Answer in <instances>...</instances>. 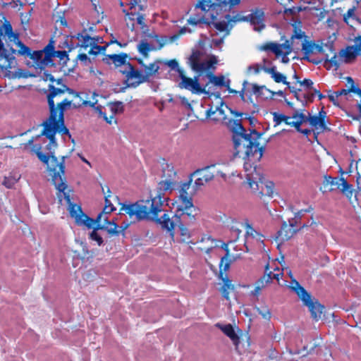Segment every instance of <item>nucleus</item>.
<instances>
[{"mask_svg":"<svg viewBox=\"0 0 361 361\" xmlns=\"http://www.w3.org/2000/svg\"><path fill=\"white\" fill-rule=\"evenodd\" d=\"M162 180L159 183L156 195L150 199L140 200L135 203L123 204L121 210L124 211L131 218L135 217L137 221L149 220L161 226L168 231L172 232L175 223L170 216L164 213L160 218L159 214L164 210V203L167 200L164 192L172 191L176 185V172L172 164H162ZM173 235V233H171Z\"/></svg>","mask_w":361,"mask_h":361,"instance_id":"nucleus-1","label":"nucleus"},{"mask_svg":"<svg viewBox=\"0 0 361 361\" xmlns=\"http://www.w3.org/2000/svg\"><path fill=\"white\" fill-rule=\"evenodd\" d=\"M301 23L295 22L293 24V31L290 39L286 40L283 44L269 42L262 47L264 51L272 52L276 59L283 63L289 62L290 57L293 60L298 59L295 54L299 50L303 51V56L300 58L302 64L305 61H309L313 64H318L320 61L315 59L312 55L324 51V47L332 49V44H328L323 40L309 41L305 32L300 29Z\"/></svg>","mask_w":361,"mask_h":361,"instance_id":"nucleus-2","label":"nucleus"},{"mask_svg":"<svg viewBox=\"0 0 361 361\" xmlns=\"http://www.w3.org/2000/svg\"><path fill=\"white\" fill-rule=\"evenodd\" d=\"M232 130L235 155L240 157L243 154V159L256 160H259L262 157L264 147H260L258 142L261 133L255 130L246 133L240 120L233 121Z\"/></svg>","mask_w":361,"mask_h":361,"instance_id":"nucleus-3","label":"nucleus"},{"mask_svg":"<svg viewBox=\"0 0 361 361\" xmlns=\"http://www.w3.org/2000/svg\"><path fill=\"white\" fill-rule=\"evenodd\" d=\"M20 49L18 54L29 59L32 65L30 68H45L55 65L54 59H59V64L64 66L69 60L68 55L66 51H56L55 41L50 39L49 43L42 50L32 51L30 48L23 43H20Z\"/></svg>","mask_w":361,"mask_h":361,"instance_id":"nucleus-4","label":"nucleus"},{"mask_svg":"<svg viewBox=\"0 0 361 361\" xmlns=\"http://www.w3.org/2000/svg\"><path fill=\"white\" fill-rule=\"evenodd\" d=\"M171 70L178 73L180 79L178 85L179 88L186 90L193 94H210V92L207 90L204 71H210L211 69H192L195 71L192 77L187 76L184 73V69Z\"/></svg>","mask_w":361,"mask_h":361,"instance_id":"nucleus-5","label":"nucleus"},{"mask_svg":"<svg viewBox=\"0 0 361 361\" xmlns=\"http://www.w3.org/2000/svg\"><path fill=\"white\" fill-rule=\"evenodd\" d=\"M3 39L14 42L20 49L18 35L13 32L11 25L6 22L0 26V68H12L16 63L13 54L16 52L13 48L6 49Z\"/></svg>","mask_w":361,"mask_h":361,"instance_id":"nucleus-6","label":"nucleus"},{"mask_svg":"<svg viewBox=\"0 0 361 361\" xmlns=\"http://www.w3.org/2000/svg\"><path fill=\"white\" fill-rule=\"evenodd\" d=\"M51 166H53V164H51ZM58 168L56 169L51 168V171L53 172L51 173L52 175V183L55 185L56 190L59 191V195H58V197L59 199V201L61 202V197L63 195L65 200L66 201L67 204H68V212L70 214L71 217L73 219L75 218V216L79 214L80 212H81L82 208L80 206L74 204L71 202V196L68 191H66L67 189V184L66 178L64 176V166L63 164L60 165L59 166L58 165H55ZM53 167V166H51Z\"/></svg>","mask_w":361,"mask_h":361,"instance_id":"nucleus-7","label":"nucleus"},{"mask_svg":"<svg viewBox=\"0 0 361 361\" xmlns=\"http://www.w3.org/2000/svg\"><path fill=\"white\" fill-rule=\"evenodd\" d=\"M239 3L240 0H216V3H213L212 0H198L195 9L200 10L203 13L209 12L211 18L216 21L220 13L224 18L225 14Z\"/></svg>","mask_w":361,"mask_h":361,"instance_id":"nucleus-8","label":"nucleus"},{"mask_svg":"<svg viewBox=\"0 0 361 361\" xmlns=\"http://www.w3.org/2000/svg\"><path fill=\"white\" fill-rule=\"evenodd\" d=\"M290 288L297 294L303 304L308 307L311 316L314 320L318 321L321 319L324 307L317 300H313L310 293L294 279L291 280Z\"/></svg>","mask_w":361,"mask_h":361,"instance_id":"nucleus-9","label":"nucleus"},{"mask_svg":"<svg viewBox=\"0 0 361 361\" xmlns=\"http://www.w3.org/2000/svg\"><path fill=\"white\" fill-rule=\"evenodd\" d=\"M236 16L233 19L231 18L228 13L224 16V19L213 21L212 25L216 29L215 33H212L211 47L218 48L223 44L224 39L229 35L230 30L233 27V23L238 21Z\"/></svg>","mask_w":361,"mask_h":361,"instance_id":"nucleus-10","label":"nucleus"},{"mask_svg":"<svg viewBox=\"0 0 361 361\" xmlns=\"http://www.w3.org/2000/svg\"><path fill=\"white\" fill-rule=\"evenodd\" d=\"M187 64L190 68H214V65L221 66L218 58L214 55L207 54L202 49H192L191 54L186 58Z\"/></svg>","mask_w":361,"mask_h":361,"instance_id":"nucleus-11","label":"nucleus"},{"mask_svg":"<svg viewBox=\"0 0 361 361\" xmlns=\"http://www.w3.org/2000/svg\"><path fill=\"white\" fill-rule=\"evenodd\" d=\"M159 69H126L121 71L126 75V86L120 87L117 92H124L127 87H135L140 84L149 80L150 76L158 72Z\"/></svg>","mask_w":361,"mask_h":361,"instance_id":"nucleus-12","label":"nucleus"},{"mask_svg":"<svg viewBox=\"0 0 361 361\" xmlns=\"http://www.w3.org/2000/svg\"><path fill=\"white\" fill-rule=\"evenodd\" d=\"M176 204L175 216L188 225L193 224L200 214V209L194 205L192 198L186 199L185 197L183 200H177Z\"/></svg>","mask_w":361,"mask_h":361,"instance_id":"nucleus-13","label":"nucleus"},{"mask_svg":"<svg viewBox=\"0 0 361 361\" xmlns=\"http://www.w3.org/2000/svg\"><path fill=\"white\" fill-rule=\"evenodd\" d=\"M355 45L348 46L341 49L338 54L334 56L329 60L331 64L338 66L343 63H351L361 53V35L354 39Z\"/></svg>","mask_w":361,"mask_h":361,"instance_id":"nucleus-14","label":"nucleus"},{"mask_svg":"<svg viewBox=\"0 0 361 361\" xmlns=\"http://www.w3.org/2000/svg\"><path fill=\"white\" fill-rule=\"evenodd\" d=\"M53 140H49V143L46 147V149L49 151V152L47 154L42 153L39 150V149L38 150H37L35 152L38 159L42 162H43L44 164L47 165L49 175L51 176V178H52L51 173L53 172L51 171V164H53L52 168H54L56 169L58 168V166L56 167L55 165H58L59 166L60 165L63 164V166L65 167V159H66V157L63 156L61 157V161H59L58 160L57 157L54 155V149L57 147V142H56L55 136H54Z\"/></svg>","mask_w":361,"mask_h":361,"instance_id":"nucleus-15","label":"nucleus"},{"mask_svg":"<svg viewBox=\"0 0 361 361\" xmlns=\"http://www.w3.org/2000/svg\"><path fill=\"white\" fill-rule=\"evenodd\" d=\"M44 127L42 135H44L49 140H54V136L56 133L63 135H68L71 139V135L68 128L65 126V119L63 118H55L54 121L51 122L50 120H45L42 124Z\"/></svg>","mask_w":361,"mask_h":361,"instance_id":"nucleus-16","label":"nucleus"},{"mask_svg":"<svg viewBox=\"0 0 361 361\" xmlns=\"http://www.w3.org/2000/svg\"><path fill=\"white\" fill-rule=\"evenodd\" d=\"M145 0L130 1V11H127L126 9L123 10V12L126 14L125 20L128 27H131L132 29L134 28L136 13L143 11L145 8Z\"/></svg>","mask_w":361,"mask_h":361,"instance_id":"nucleus-17","label":"nucleus"},{"mask_svg":"<svg viewBox=\"0 0 361 361\" xmlns=\"http://www.w3.org/2000/svg\"><path fill=\"white\" fill-rule=\"evenodd\" d=\"M214 164H212L202 169H197L191 174L192 176H198L197 178L195 180V187L196 190L200 188L201 186H203L205 183L213 180L214 175L213 173L210 172L209 169L212 167H214Z\"/></svg>","mask_w":361,"mask_h":361,"instance_id":"nucleus-18","label":"nucleus"},{"mask_svg":"<svg viewBox=\"0 0 361 361\" xmlns=\"http://www.w3.org/2000/svg\"><path fill=\"white\" fill-rule=\"evenodd\" d=\"M204 77L207 82V87L209 84H213L216 87H228V85H231V80L229 78H226L223 75H215L209 71H204Z\"/></svg>","mask_w":361,"mask_h":361,"instance_id":"nucleus-19","label":"nucleus"},{"mask_svg":"<svg viewBox=\"0 0 361 361\" xmlns=\"http://www.w3.org/2000/svg\"><path fill=\"white\" fill-rule=\"evenodd\" d=\"M326 112L322 108L317 115H309V123L316 129H320L322 131H330L331 129L327 127L326 123Z\"/></svg>","mask_w":361,"mask_h":361,"instance_id":"nucleus-20","label":"nucleus"},{"mask_svg":"<svg viewBox=\"0 0 361 361\" xmlns=\"http://www.w3.org/2000/svg\"><path fill=\"white\" fill-rule=\"evenodd\" d=\"M294 222L295 221L289 220V224H287L283 221L281 229L278 231V237H280L282 240H289L298 231L295 228L297 225Z\"/></svg>","mask_w":361,"mask_h":361,"instance_id":"nucleus-21","label":"nucleus"},{"mask_svg":"<svg viewBox=\"0 0 361 361\" xmlns=\"http://www.w3.org/2000/svg\"><path fill=\"white\" fill-rule=\"evenodd\" d=\"M219 278L222 281L223 285L221 288V293L222 296L226 300H230V293L234 290V286L232 284L231 280H230L226 273H224L222 270H220Z\"/></svg>","mask_w":361,"mask_h":361,"instance_id":"nucleus-22","label":"nucleus"},{"mask_svg":"<svg viewBox=\"0 0 361 361\" xmlns=\"http://www.w3.org/2000/svg\"><path fill=\"white\" fill-rule=\"evenodd\" d=\"M271 281V271L269 270V265L267 264L265 266L264 274L255 283V288L252 291V295H257L259 294L262 288H264L268 283Z\"/></svg>","mask_w":361,"mask_h":361,"instance_id":"nucleus-23","label":"nucleus"},{"mask_svg":"<svg viewBox=\"0 0 361 361\" xmlns=\"http://www.w3.org/2000/svg\"><path fill=\"white\" fill-rule=\"evenodd\" d=\"M89 103L86 101H82L81 103L78 102L77 104L73 103L72 100H69L68 99H64L62 102L57 104V110H59V118L61 120L64 118V111L67 109L71 108H78L81 106V104L87 105Z\"/></svg>","mask_w":361,"mask_h":361,"instance_id":"nucleus-24","label":"nucleus"},{"mask_svg":"<svg viewBox=\"0 0 361 361\" xmlns=\"http://www.w3.org/2000/svg\"><path fill=\"white\" fill-rule=\"evenodd\" d=\"M1 71L5 70L4 75L9 79L16 78H27L30 77H35V73H31L27 69H17L15 71H12L10 69H1Z\"/></svg>","mask_w":361,"mask_h":361,"instance_id":"nucleus-25","label":"nucleus"},{"mask_svg":"<svg viewBox=\"0 0 361 361\" xmlns=\"http://www.w3.org/2000/svg\"><path fill=\"white\" fill-rule=\"evenodd\" d=\"M219 329H220L222 332L226 335L233 342V343L237 346L240 343V338L236 334L233 326L230 324L222 325L220 324H216V325Z\"/></svg>","mask_w":361,"mask_h":361,"instance_id":"nucleus-26","label":"nucleus"},{"mask_svg":"<svg viewBox=\"0 0 361 361\" xmlns=\"http://www.w3.org/2000/svg\"><path fill=\"white\" fill-rule=\"evenodd\" d=\"M72 37L76 38L78 41L77 46L82 47H87L90 45L97 44V42H102L100 41L99 38L91 37L87 34H78Z\"/></svg>","mask_w":361,"mask_h":361,"instance_id":"nucleus-27","label":"nucleus"},{"mask_svg":"<svg viewBox=\"0 0 361 361\" xmlns=\"http://www.w3.org/2000/svg\"><path fill=\"white\" fill-rule=\"evenodd\" d=\"M250 97L255 94L257 97H262L267 99L269 96V90L267 89L265 86H259L255 83H250Z\"/></svg>","mask_w":361,"mask_h":361,"instance_id":"nucleus-28","label":"nucleus"},{"mask_svg":"<svg viewBox=\"0 0 361 361\" xmlns=\"http://www.w3.org/2000/svg\"><path fill=\"white\" fill-rule=\"evenodd\" d=\"M78 226H84L89 229L92 228L93 219L88 216L82 211L74 218Z\"/></svg>","mask_w":361,"mask_h":361,"instance_id":"nucleus-29","label":"nucleus"},{"mask_svg":"<svg viewBox=\"0 0 361 361\" xmlns=\"http://www.w3.org/2000/svg\"><path fill=\"white\" fill-rule=\"evenodd\" d=\"M255 73H259L261 69H254ZM266 73L271 74V78L274 80L276 82H283L286 85H289V82H287L286 77L279 73L277 72L276 69H262Z\"/></svg>","mask_w":361,"mask_h":361,"instance_id":"nucleus-30","label":"nucleus"},{"mask_svg":"<svg viewBox=\"0 0 361 361\" xmlns=\"http://www.w3.org/2000/svg\"><path fill=\"white\" fill-rule=\"evenodd\" d=\"M255 172V175H256V177L254 176V173H250V174H247V183L250 185V187L252 189V190H257L259 189V184L261 183L262 184V179H263V177L262 175H260L259 173H257L256 172V169L255 168L254 169Z\"/></svg>","mask_w":361,"mask_h":361,"instance_id":"nucleus-31","label":"nucleus"},{"mask_svg":"<svg viewBox=\"0 0 361 361\" xmlns=\"http://www.w3.org/2000/svg\"><path fill=\"white\" fill-rule=\"evenodd\" d=\"M106 227L105 230L111 235L118 236L120 233L124 234L125 228L118 230V225L114 221H109L107 219H105Z\"/></svg>","mask_w":361,"mask_h":361,"instance_id":"nucleus-32","label":"nucleus"},{"mask_svg":"<svg viewBox=\"0 0 361 361\" xmlns=\"http://www.w3.org/2000/svg\"><path fill=\"white\" fill-rule=\"evenodd\" d=\"M160 66H166L169 68H179L178 63L176 59H171L169 61H160L157 60L154 63H150L149 66H145L143 68H159Z\"/></svg>","mask_w":361,"mask_h":361,"instance_id":"nucleus-33","label":"nucleus"},{"mask_svg":"<svg viewBox=\"0 0 361 361\" xmlns=\"http://www.w3.org/2000/svg\"><path fill=\"white\" fill-rule=\"evenodd\" d=\"M128 56L126 54H109L106 57V60H110L116 66H121L126 63Z\"/></svg>","mask_w":361,"mask_h":361,"instance_id":"nucleus-34","label":"nucleus"},{"mask_svg":"<svg viewBox=\"0 0 361 361\" xmlns=\"http://www.w3.org/2000/svg\"><path fill=\"white\" fill-rule=\"evenodd\" d=\"M54 97L52 94H48L47 102L49 109V116L46 120H50L51 122L54 121L55 118L57 117V106L54 104Z\"/></svg>","mask_w":361,"mask_h":361,"instance_id":"nucleus-35","label":"nucleus"},{"mask_svg":"<svg viewBox=\"0 0 361 361\" xmlns=\"http://www.w3.org/2000/svg\"><path fill=\"white\" fill-rule=\"evenodd\" d=\"M340 190L343 194L347 197L351 198L353 196V185L347 182V180L341 177L339 178Z\"/></svg>","mask_w":361,"mask_h":361,"instance_id":"nucleus-36","label":"nucleus"},{"mask_svg":"<svg viewBox=\"0 0 361 361\" xmlns=\"http://www.w3.org/2000/svg\"><path fill=\"white\" fill-rule=\"evenodd\" d=\"M192 180H189L187 182L183 183L179 189V196L178 200H183V198L192 199V197L188 195V190L190 187Z\"/></svg>","mask_w":361,"mask_h":361,"instance_id":"nucleus-37","label":"nucleus"},{"mask_svg":"<svg viewBox=\"0 0 361 361\" xmlns=\"http://www.w3.org/2000/svg\"><path fill=\"white\" fill-rule=\"evenodd\" d=\"M245 235L246 243H247L250 239H256L257 241H262V238H263V235L257 232L250 226H247Z\"/></svg>","mask_w":361,"mask_h":361,"instance_id":"nucleus-38","label":"nucleus"},{"mask_svg":"<svg viewBox=\"0 0 361 361\" xmlns=\"http://www.w3.org/2000/svg\"><path fill=\"white\" fill-rule=\"evenodd\" d=\"M272 115L275 126H279L283 121L287 125V123H290V119L293 118L292 116H288L282 114H279L277 112H273Z\"/></svg>","mask_w":361,"mask_h":361,"instance_id":"nucleus-39","label":"nucleus"},{"mask_svg":"<svg viewBox=\"0 0 361 361\" xmlns=\"http://www.w3.org/2000/svg\"><path fill=\"white\" fill-rule=\"evenodd\" d=\"M205 23V18L202 13L191 16L188 20V24L192 26H201Z\"/></svg>","mask_w":361,"mask_h":361,"instance_id":"nucleus-40","label":"nucleus"},{"mask_svg":"<svg viewBox=\"0 0 361 361\" xmlns=\"http://www.w3.org/2000/svg\"><path fill=\"white\" fill-rule=\"evenodd\" d=\"M250 21L254 25V29L257 31H260L264 27L263 24L262 14L259 16H257L256 13L252 14Z\"/></svg>","mask_w":361,"mask_h":361,"instance_id":"nucleus-41","label":"nucleus"},{"mask_svg":"<svg viewBox=\"0 0 361 361\" xmlns=\"http://www.w3.org/2000/svg\"><path fill=\"white\" fill-rule=\"evenodd\" d=\"M255 310L257 312L262 316L264 319L270 320L271 317V313L267 305H262L260 307H256Z\"/></svg>","mask_w":361,"mask_h":361,"instance_id":"nucleus-42","label":"nucleus"},{"mask_svg":"<svg viewBox=\"0 0 361 361\" xmlns=\"http://www.w3.org/2000/svg\"><path fill=\"white\" fill-rule=\"evenodd\" d=\"M112 43H116L118 44L120 47H123V45H122L119 42H118L116 39L115 40H111V42L107 44L106 46H99V45H97L96 44H93V45H91L92 47V49L91 51H90V54H97L102 51H104L106 49V47L109 44H112ZM124 46H126V44H124Z\"/></svg>","mask_w":361,"mask_h":361,"instance_id":"nucleus-43","label":"nucleus"},{"mask_svg":"<svg viewBox=\"0 0 361 361\" xmlns=\"http://www.w3.org/2000/svg\"><path fill=\"white\" fill-rule=\"evenodd\" d=\"M339 178L338 177H331V176L326 175L324 177L323 185L324 187L331 185V186H337L338 188H340V183Z\"/></svg>","mask_w":361,"mask_h":361,"instance_id":"nucleus-44","label":"nucleus"},{"mask_svg":"<svg viewBox=\"0 0 361 361\" xmlns=\"http://www.w3.org/2000/svg\"><path fill=\"white\" fill-rule=\"evenodd\" d=\"M313 210L314 208L312 206H309L307 209H300L295 213L294 218L290 219V221H295V224L298 225V222L306 213H310Z\"/></svg>","mask_w":361,"mask_h":361,"instance_id":"nucleus-45","label":"nucleus"},{"mask_svg":"<svg viewBox=\"0 0 361 361\" xmlns=\"http://www.w3.org/2000/svg\"><path fill=\"white\" fill-rule=\"evenodd\" d=\"M19 177L16 175H10L4 177L2 184L7 188H12L18 182Z\"/></svg>","mask_w":361,"mask_h":361,"instance_id":"nucleus-46","label":"nucleus"},{"mask_svg":"<svg viewBox=\"0 0 361 361\" xmlns=\"http://www.w3.org/2000/svg\"><path fill=\"white\" fill-rule=\"evenodd\" d=\"M250 82H248L247 80H244L243 82V88L240 91H238V94H239V96L240 99L243 101H245V95H248L250 97Z\"/></svg>","mask_w":361,"mask_h":361,"instance_id":"nucleus-47","label":"nucleus"},{"mask_svg":"<svg viewBox=\"0 0 361 361\" xmlns=\"http://www.w3.org/2000/svg\"><path fill=\"white\" fill-rule=\"evenodd\" d=\"M137 49L140 54H142L144 56H146L147 53L153 48L148 42L145 41H142L137 45Z\"/></svg>","mask_w":361,"mask_h":361,"instance_id":"nucleus-48","label":"nucleus"},{"mask_svg":"<svg viewBox=\"0 0 361 361\" xmlns=\"http://www.w3.org/2000/svg\"><path fill=\"white\" fill-rule=\"evenodd\" d=\"M288 88L290 90V92H292L294 95V97L299 102L303 101L305 102V97H302V94H300V89L297 90L295 87L287 85Z\"/></svg>","mask_w":361,"mask_h":361,"instance_id":"nucleus-49","label":"nucleus"},{"mask_svg":"<svg viewBox=\"0 0 361 361\" xmlns=\"http://www.w3.org/2000/svg\"><path fill=\"white\" fill-rule=\"evenodd\" d=\"M293 77L297 80V82L300 83V85L305 86L307 89H313V82L310 79L305 78L303 80L300 81L295 71L294 72Z\"/></svg>","mask_w":361,"mask_h":361,"instance_id":"nucleus-50","label":"nucleus"},{"mask_svg":"<svg viewBox=\"0 0 361 361\" xmlns=\"http://www.w3.org/2000/svg\"><path fill=\"white\" fill-rule=\"evenodd\" d=\"M111 111L114 113H121L123 111V104L122 102H115L110 104Z\"/></svg>","mask_w":361,"mask_h":361,"instance_id":"nucleus-51","label":"nucleus"},{"mask_svg":"<svg viewBox=\"0 0 361 361\" xmlns=\"http://www.w3.org/2000/svg\"><path fill=\"white\" fill-rule=\"evenodd\" d=\"M292 118L294 119L299 120L301 123L309 122V116H305L303 113H298L296 111L292 116Z\"/></svg>","mask_w":361,"mask_h":361,"instance_id":"nucleus-52","label":"nucleus"},{"mask_svg":"<svg viewBox=\"0 0 361 361\" xmlns=\"http://www.w3.org/2000/svg\"><path fill=\"white\" fill-rule=\"evenodd\" d=\"M49 94H52L54 97L59 94H63L66 92V87L64 89H61L54 87L53 85H49Z\"/></svg>","mask_w":361,"mask_h":361,"instance_id":"nucleus-53","label":"nucleus"},{"mask_svg":"<svg viewBox=\"0 0 361 361\" xmlns=\"http://www.w3.org/2000/svg\"><path fill=\"white\" fill-rule=\"evenodd\" d=\"M90 238L92 240L96 241L98 245H101L103 243V238L96 231H92L90 233Z\"/></svg>","mask_w":361,"mask_h":361,"instance_id":"nucleus-54","label":"nucleus"},{"mask_svg":"<svg viewBox=\"0 0 361 361\" xmlns=\"http://www.w3.org/2000/svg\"><path fill=\"white\" fill-rule=\"evenodd\" d=\"M180 223L178 225V228L180 230V235L183 237H185L187 238H190V234L188 228L185 227V224H186L185 222L180 221L179 220Z\"/></svg>","mask_w":361,"mask_h":361,"instance_id":"nucleus-55","label":"nucleus"},{"mask_svg":"<svg viewBox=\"0 0 361 361\" xmlns=\"http://www.w3.org/2000/svg\"><path fill=\"white\" fill-rule=\"evenodd\" d=\"M231 231L232 233L233 240H236L238 238L240 233H241V230L236 226H232L231 228Z\"/></svg>","mask_w":361,"mask_h":361,"instance_id":"nucleus-56","label":"nucleus"},{"mask_svg":"<svg viewBox=\"0 0 361 361\" xmlns=\"http://www.w3.org/2000/svg\"><path fill=\"white\" fill-rule=\"evenodd\" d=\"M302 97H305V102L300 101L302 107H305L309 102H313L314 94H302Z\"/></svg>","mask_w":361,"mask_h":361,"instance_id":"nucleus-57","label":"nucleus"},{"mask_svg":"<svg viewBox=\"0 0 361 361\" xmlns=\"http://www.w3.org/2000/svg\"><path fill=\"white\" fill-rule=\"evenodd\" d=\"M274 271H277V273H273L271 271V278L272 279H276L277 281H279L280 276L283 275V271L280 270L279 267H276Z\"/></svg>","mask_w":361,"mask_h":361,"instance_id":"nucleus-58","label":"nucleus"},{"mask_svg":"<svg viewBox=\"0 0 361 361\" xmlns=\"http://www.w3.org/2000/svg\"><path fill=\"white\" fill-rule=\"evenodd\" d=\"M329 95H328V97L329 99V100L336 106H338V97H336V92H331V91H329Z\"/></svg>","mask_w":361,"mask_h":361,"instance_id":"nucleus-59","label":"nucleus"},{"mask_svg":"<svg viewBox=\"0 0 361 361\" xmlns=\"http://www.w3.org/2000/svg\"><path fill=\"white\" fill-rule=\"evenodd\" d=\"M136 22L138 25H141L142 27H143L145 25V18L143 16V15L142 14H140L139 13H136Z\"/></svg>","mask_w":361,"mask_h":361,"instance_id":"nucleus-60","label":"nucleus"},{"mask_svg":"<svg viewBox=\"0 0 361 361\" xmlns=\"http://www.w3.org/2000/svg\"><path fill=\"white\" fill-rule=\"evenodd\" d=\"M301 124L302 123L300 122V121L297 119H295V121H290V123H287L288 126L295 127L297 131L300 130Z\"/></svg>","mask_w":361,"mask_h":361,"instance_id":"nucleus-61","label":"nucleus"},{"mask_svg":"<svg viewBox=\"0 0 361 361\" xmlns=\"http://www.w3.org/2000/svg\"><path fill=\"white\" fill-rule=\"evenodd\" d=\"M352 92L351 87L349 89H342L336 92V97H340L342 95H346L348 93Z\"/></svg>","mask_w":361,"mask_h":361,"instance_id":"nucleus-62","label":"nucleus"},{"mask_svg":"<svg viewBox=\"0 0 361 361\" xmlns=\"http://www.w3.org/2000/svg\"><path fill=\"white\" fill-rule=\"evenodd\" d=\"M64 87H66V92H67L68 93H69L70 94H72L75 97L78 98V97H80V93L75 91L74 90L64 85Z\"/></svg>","mask_w":361,"mask_h":361,"instance_id":"nucleus-63","label":"nucleus"},{"mask_svg":"<svg viewBox=\"0 0 361 361\" xmlns=\"http://www.w3.org/2000/svg\"><path fill=\"white\" fill-rule=\"evenodd\" d=\"M114 210H116V208L114 207H109V204H107V205H105V207L103 209V212L102 213H103L104 214H108L111 213Z\"/></svg>","mask_w":361,"mask_h":361,"instance_id":"nucleus-64","label":"nucleus"}]
</instances>
